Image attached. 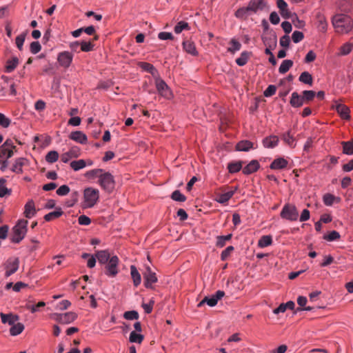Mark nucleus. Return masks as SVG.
I'll return each mask as SVG.
<instances>
[{
    "mask_svg": "<svg viewBox=\"0 0 353 353\" xmlns=\"http://www.w3.org/2000/svg\"><path fill=\"white\" fill-rule=\"evenodd\" d=\"M69 137L72 140H73L77 143H81V144L85 143L87 142V139H88L87 136L81 131L72 132L70 134Z\"/></svg>",
    "mask_w": 353,
    "mask_h": 353,
    "instance_id": "aec40b11",
    "label": "nucleus"
},
{
    "mask_svg": "<svg viewBox=\"0 0 353 353\" xmlns=\"http://www.w3.org/2000/svg\"><path fill=\"white\" fill-rule=\"evenodd\" d=\"M171 198L179 202H184L186 200V196L181 193L179 190H175L172 193Z\"/></svg>",
    "mask_w": 353,
    "mask_h": 353,
    "instance_id": "09e8293b",
    "label": "nucleus"
},
{
    "mask_svg": "<svg viewBox=\"0 0 353 353\" xmlns=\"http://www.w3.org/2000/svg\"><path fill=\"white\" fill-rule=\"evenodd\" d=\"M63 211L61 208H58L56 211L50 212L44 216V219L46 221H50L53 219L60 217L63 214Z\"/></svg>",
    "mask_w": 353,
    "mask_h": 353,
    "instance_id": "4c0bfd02",
    "label": "nucleus"
},
{
    "mask_svg": "<svg viewBox=\"0 0 353 353\" xmlns=\"http://www.w3.org/2000/svg\"><path fill=\"white\" fill-rule=\"evenodd\" d=\"M272 243V236L270 235H265L263 236L258 242V245L260 248H265L267 246H269Z\"/></svg>",
    "mask_w": 353,
    "mask_h": 353,
    "instance_id": "37998d69",
    "label": "nucleus"
},
{
    "mask_svg": "<svg viewBox=\"0 0 353 353\" xmlns=\"http://www.w3.org/2000/svg\"><path fill=\"white\" fill-rule=\"evenodd\" d=\"M3 148L8 149V150H13L14 151H17V148L14 145V142L12 139H7L3 144L1 145Z\"/></svg>",
    "mask_w": 353,
    "mask_h": 353,
    "instance_id": "69168bd1",
    "label": "nucleus"
},
{
    "mask_svg": "<svg viewBox=\"0 0 353 353\" xmlns=\"http://www.w3.org/2000/svg\"><path fill=\"white\" fill-rule=\"evenodd\" d=\"M78 222L80 225H88L91 223V219L85 215H81L78 219Z\"/></svg>",
    "mask_w": 353,
    "mask_h": 353,
    "instance_id": "774afa93",
    "label": "nucleus"
},
{
    "mask_svg": "<svg viewBox=\"0 0 353 353\" xmlns=\"http://www.w3.org/2000/svg\"><path fill=\"white\" fill-rule=\"evenodd\" d=\"M24 330V325L21 323L13 325L10 329V333L12 336H17L21 334Z\"/></svg>",
    "mask_w": 353,
    "mask_h": 353,
    "instance_id": "58836bf2",
    "label": "nucleus"
},
{
    "mask_svg": "<svg viewBox=\"0 0 353 353\" xmlns=\"http://www.w3.org/2000/svg\"><path fill=\"white\" fill-rule=\"evenodd\" d=\"M318 29L322 32H325L327 30V23L324 16L318 15Z\"/></svg>",
    "mask_w": 353,
    "mask_h": 353,
    "instance_id": "a19ab883",
    "label": "nucleus"
},
{
    "mask_svg": "<svg viewBox=\"0 0 353 353\" xmlns=\"http://www.w3.org/2000/svg\"><path fill=\"white\" fill-rule=\"evenodd\" d=\"M283 139L289 146L292 148H294L295 146L294 139L290 134V132L283 134Z\"/></svg>",
    "mask_w": 353,
    "mask_h": 353,
    "instance_id": "8fccbe9b",
    "label": "nucleus"
},
{
    "mask_svg": "<svg viewBox=\"0 0 353 353\" xmlns=\"http://www.w3.org/2000/svg\"><path fill=\"white\" fill-rule=\"evenodd\" d=\"M232 234H229L226 236H216V245L218 248H223L225 246L227 241L232 239Z\"/></svg>",
    "mask_w": 353,
    "mask_h": 353,
    "instance_id": "f704fd0d",
    "label": "nucleus"
},
{
    "mask_svg": "<svg viewBox=\"0 0 353 353\" xmlns=\"http://www.w3.org/2000/svg\"><path fill=\"white\" fill-rule=\"evenodd\" d=\"M299 81L303 83L312 85L313 82V78L308 72H303L299 77Z\"/></svg>",
    "mask_w": 353,
    "mask_h": 353,
    "instance_id": "79ce46f5",
    "label": "nucleus"
},
{
    "mask_svg": "<svg viewBox=\"0 0 353 353\" xmlns=\"http://www.w3.org/2000/svg\"><path fill=\"white\" fill-rule=\"evenodd\" d=\"M79 154V148L78 147H73L68 152L61 155V161L63 163H68L71 159L78 157Z\"/></svg>",
    "mask_w": 353,
    "mask_h": 353,
    "instance_id": "4468645a",
    "label": "nucleus"
},
{
    "mask_svg": "<svg viewBox=\"0 0 353 353\" xmlns=\"http://www.w3.org/2000/svg\"><path fill=\"white\" fill-rule=\"evenodd\" d=\"M189 24L187 22L181 21L174 27V32L176 34L181 33L184 30H189Z\"/></svg>",
    "mask_w": 353,
    "mask_h": 353,
    "instance_id": "49530a36",
    "label": "nucleus"
},
{
    "mask_svg": "<svg viewBox=\"0 0 353 353\" xmlns=\"http://www.w3.org/2000/svg\"><path fill=\"white\" fill-rule=\"evenodd\" d=\"M11 123V120L0 112V125L3 128H8Z\"/></svg>",
    "mask_w": 353,
    "mask_h": 353,
    "instance_id": "680f3d73",
    "label": "nucleus"
},
{
    "mask_svg": "<svg viewBox=\"0 0 353 353\" xmlns=\"http://www.w3.org/2000/svg\"><path fill=\"white\" fill-rule=\"evenodd\" d=\"M336 199V198L334 195L331 194H326L323 196V202L326 205L330 206L333 204Z\"/></svg>",
    "mask_w": 353,
    "mask_h": 353,
    "instance_id": "13d9d810",
    "label": "nucleus"
},
{
    "mask_svg": "<svg viewBox=\"0 0 353 353\" xmlns=\"http://www.w3.org/2000/svg\"><path fill=\"white\" fill-rule=\"evenodd\" d=\"M0 316L3 323H8L12 326L19 320V316L12 313L4 314L1 312Z\"/></svg>",
    "mask_w": 353,
    "mask_h": 353,
    "instance_id": "2eb2a0df",
    "label": "nucleus"
},
{
    "mask_svg": "<svg viewBox=\"0 0 353 353\" xmlns=\"http://www.w3.org/2000/svg\"><path fill=\"white\" fill-rule=\"evenodd\" d=\"M332 25L337 33L346 34L353 28L352 18L344 14H337L332 18Z\"/></svg>",
    "mask_w": 353,
    "mask_h": 353,
    "instance_id": "f257e3e1",
    "label": "nucleus"
},
{
    "mask_svg": "<svg viewBox=\"0 0 353 353\" xmlns=\"http://www.w3.org/2000/svg\"><path fill=\"white\" fill-rule=\"evenodd\" d=\"M343 152L347 155L353 154V139L349 141H342Z\"/></svg>",
    "mask_w": 353,
    "mask_h": 353,
    "instance_id": "7c9ffc66",
    "label": "nucleus"
},
{
    "mask_svg": "<svg viewBox=\"0 0 353 353\" xmlns=\"http://www.w3.org/2000/svg\"><path fill=\"white\" fill-rule=\"evenodd\" d=\"M144 337L142 334H137L136 332L132 331L130 334L129 340L131 343H141Z\"/></svg>",
    "mask_w": 353,
    "mask_h": 353,
    "instance_id": "de8ad7c7",
    "label": "nucleus"
},
{
    "mask_svg": "<svg viewBox=\"0 0 353 353\" xmlns=\"http://www.w3.org/2000/svg\"><path fill=\"white\" fill-rule=\"evenodd\" d=\"M99 183L101 187L108 193L112 192L115 188L114 176L110 172H103L101 174Z\"/></svg>",
    "mask_w": 353,
    "mask_h": 353,
    "instance_id": "7ed1b4c3",
    "label": "nucleus"
},
{
    "mask_svg": "<svg viewBox=\"0 0 353 353\" xmlns=\"http://www.w3.org/2000/svg\"><path fill=\"white\" fill-rule=\"evenodd\" d=\"M37 213V210L35 208L34 202L33 200H29L24 207V215L28 219H31Z\"/></svg>",
    "mask_w": 353,
    "mask_h": 353,
    "instance_id": "dca6fc26",
    "label": "nucleus"
},
{
    "mask_svg": "<svg viewBox=\"0 0 353 353\" xmlns=\"http://www.w3.org/2000/svg\"><path fill=\"white\" fill-rule=\"evenodd\" d=\"M130 274L135 287H137L141 282V274L134 265L130 266Z\"/></svg>",
    "mask_w": 353,
    "mask_h": 353,
    "instance_id": "bb28decb",
    "label": "nucleus"
},
{
    "mask_svg": "<svg viewBox=\"0 0 353 353\" xmlns=\"http://www.w3.org/2000/svg\"><path fill=\"white\" fill-rule=\"evenodd\" d=\"M83 198L85 207L92 208L99 200V192L97 189L88 188L84 190Z\"/></svg>",
    "mask_w": 353,
    "mask_h": 353,
    "instance_id": "20e7f679",
    "label": "nucleus"
},
{
    "mask_svg": "<svg viewBox=\"0 0 353 353\" xmlns=\"http://www.w3.org/2000/svg\"><path fill=\"white\" fill-rule=\"evenodd\" d=\"M276 5L281 16L285 19H289L291 16V12L288 8L287 3L284 0H276Z\"/></svg>",
    "mask_w": 353,
    "mask_h": 353,
    "instance_id": "6ab92c4d",
    "label": "nucleus"
},
{
    "mask_svg": "<svg viewBox=\"0 0 353 353\" xmlns=\"http://www.w3.org/2000/svg\"><path fill=\"white\" fill-rule=\"evenodd\" d=\"M119 258L117 256H112L109 261L105 264V274L110 277L115 276L118 272Z\"/></svg>",
    "mask_w": 353,
    "mask_h": 353,
    "instance_id": "39448f33",
    "label": "nucleus"
},
{
    "mask_svg": "<svg viewBox=\"0 0 353 353\" xmlns=\"http://www.w3.org/2000/svg\"><path fill=\"white\" fill-rule=\"evenodd\" d=\"M26 159L24 158L17 159L12 166V170L14 172L21 173L22 172V167L24 165Z\"/></svg>",
    "mask_w": 353,
    "mask_h": 353,
    "instance_id": "c9c22d12",
    "label": "nucleus"
},
{
    "mask_svg": "<svg viewBox=\"0 0 353 353\" xmlns=\"http://www.w3.org/2000/svg\"><path fill=\"white\" fill-rule=\"evenodd\" d=\"M260 168L259 163L257 160L251 161L246 166L243 168V173L248 175L256 172Z\"/></svg>",
    "mask_w": 353,
    "mask_h": 353,
    "instance_id": "a211bd4d",
    "label": "nucleus"
},
{
    "mask_svg": "<svg viewBox=\"0 0 353 353\" xmlns=\"http://www.w3.org/2000/svg\"><path fill=\"white\" fill-rule=\"evenodd\" d=\"M143 276L144 285L146 288H152V285L158 281L156 273L149 266L145 268Z\"/></svg>",
    "mask_w": 353,
    "mask_h": 353,
    "instance_id": "1a4fd4ad",
    "label": "nucleus"
},
{
    "mask_svg": "<svg viewBox=\"0 0 353 353\" xmlns=\"http://www.w3.org/2000/svg\"><path fill=\"white\" fill-rule=\"evenodd\" d=\"M244 162L242 161L230 162L228 165V169L230 173H236L242 169Z\"/></svg>",
    "mask_w": 353,
    "mask_h": 353,
    "instance_id": "c85d7f7f",
    "label": "nucleus"
},
{
    "mask_svg": "<svg viewBox=\"0 0 353 353\" xmlns=\"http://www.w3.org/2000/svg\"><path fill=\"white\" fill-rule=\"evenodd\" d=\"M251 148H253V143L248 140L241 141L236 145V150L238 151L246 152Z\"/></svg>",
    "mask_w": 353,
    "mask_h": 353,
    "instance_id": "cd10ccee",
    "label": "nucleus"
},
{
    "mask_svg": "<svg viewBox=\"0 0 353 353\" xmlns=\"http://www.w3.org/2000/svg\"><path fill=\"white\" fill-rule=\"evenodd\" d=\"M70 167L74 170L78 171L86 166V163L83 159L73 161L70 163Z\"/></svg>",
    "mask_w": 353,
    "mask_h": 353,
    "instance_id": "c03bdc74",
    "label": "nucleus"
},
{
    "mask_svg": "<svg viewBox=\"0 0 353 353\" xmlns=\"http://www.w3.org/2000/svg\"><path fill=\"white\" fill-rule=\"evenodd\" d=\"M304 35L300 31H294L292 35V39L294 43H299L303 40Z\"/></svg>",
    "mask_w": 353,
    "mask_h": 353,
    "instance_id": "e2e57ef3",
    "label": "nucleus"
},
{
    "mask_svg": "<svg viewBox=\"0 0 353 353\" xmlns=\"http://www.w3.org/2000/svg\"><path fill=\"white\" fill-rule=\"evenodd\" d=\"M288 161L283 158H278L274 159L270 165L272 170L284 169L288 165Z\"/></svg>",
    "mask_w": 353,
    "mask_h": 353,
    "instance_id": "4be33fe9",
    "label": "nucleus"
},
{
    "mask_svg": "<svg viewBox=\"0 0 353 353\" xmlns=\"http://www.w3.org/2000/svg\"><path fill=\"white\" fill-rule=\"evenodd\" d=\"M103 172V170L102 169L91 170L86 172L85 176H87L88 178H92V179L95 178V177L100 178L101 174H102Z\"/></svg>",
    "mask_w": 353,
    "mask_h": 353,
    "instance_id": "603ef678",
    "label": "nucleus"
},
{
    "mask_svg": "<svg viewBox=\"0 0 353 353\" xmlns=\"http://www.w3.org/2000/svg\"><path fill=\"white\" fill-rule=\"evenodd\" d=\"M276 88L274 85H270L264 91L263 94L266 97H270L274 95L276 92Z\"/></svg>",
    "mask_w": 353,
    "mask_h": 353,
    "instance_id": "0e129e2a",
    "label": "nucleus"
},
{
    "mask_svg": "<svg viewBox=\"0 0 353 353\" xmlns=\"http://www.w3.org/2000/svg\"><path fill=\"white\" fill-rule=\"evenodd\" d=\"M316 95V93L313 90H305L303 92V98L304 100L310 101H312Z\"/></svg>",
    "mask_w": 353,
    "mask_h": 353,
    "instance_id": "bf43d9fd",
    "label": "nucleus"
},
{
    "mask_svg": "<svg viewBox=\"0 0 353 353\" xmlns=\"http://www.w3.org/2000/svg\"><path fill=\"white\" fill-rule=\"evenodd\" d=\"M265 6L263 0H250L247 6L251 14L262 10Z\"/></svg>",
    "mask_w": 353,
    "mask_h": 353,
    "instance_id": "ddd939ff",
    "label": "nucleus"
},
{
    "mask_svg": "<svg viewBox=\"0 0 353 353\" xmlns=\"http://www.w3.org/2000/svg\"><path fill=\"white\" fill-rule=\"evenodd\" d=\"M19 64V59L17 57H13L8 59L5 65V71L8 73L12 72L17 67Z\"/></svg>",
    "mask_w": 353,
    "mask_h": 353,
    "instance_id": "5701e85b",
    "label": "nucleus"
},
{
    "mask_svg": "<svg viewBox=\"0 0 353 353\" xmlns=\"http://www.w3.org/2000/svg\"><path fill=\"white\" fill-rule=\"evenodd\" d=\"M236 190V188H235L234 190L228 191L227 192L217 195L216 201L220 203H227L232 197Z\"/></svg>",
    "mask_w": 353,
    "mask_h": 353,
    "instance_id": "a878e982",
    "label": "nucleus"
},
{
    "mask_svg": "<svg viewBox=\"0 0 353 353\" xmlns=\"http://www.w3.org/2000/svg\"><path fill=\"white\" fill-rule=\"evenodd\" d=\"M26 33H22L21 34H19V36L17 37L16 38V45H17V48L19 50H22L23 49V43L25 41V39H26Z\"/></svg>",
    "mask_w": 353,
    "mask_h": 353,
    "instance_id": "6e6d98bb",
    "label": "nucleus"
},
{
    "mask_svg": "<svg viewBox=\"0 0 353 353\" xmlns=\"http://www.w3.org/2000/svg\"><path fill=\"white\" fill-rule=\"evenodd\" d=\"M281 216L289 221H296L298 219L299 213L294 205L286 204L281 212Z\"/></svg>",
    "mask_w": 353,
    "mask_h": 353,
    "instance_id": "423d86ee",
    "label": "nucleus"
},
{
    "mask_svg": "<svg viewBox=\"0 0 353 353\" xmlns=\"http://www.w3.org/2000/svg\"><path fill=\"white\" fill-rule=\"evenodd\" d=\"M234 247L230 245L227 247L223 251H222L221 254V261H226L228 258L230 256L231 253L234 251Z\"/></svg>",
    "mask_w": 353,
    "mask_h": 353,
    "instance_id": "3c124183",
    "label": "nucleus"
},
{
    "mask_svg": "<svg viewBox=\"0 0 353 353\" xmlns=\"http://www.w3.org/2000/svg\"><path fill=\"white\" fill-rule=\"evenodd\" d=\"M30 48L32 54H37L41 50V46L38 41H33L30 43Z\"/></svg>",
    "mask_w": 353,
    "mask_h": 353,
    "instance_id": "338daca9",
    "label": "nucleus"
},
{
    "mask_svg": "<svg viewBox=\"0 0 353 353\" xmlns=\"http://www.w3.org/2000/svg\"><path fill=\"white\" fill-rule=\"evenodd\" d=\"M279 139L276 136H270L263 140V145L265 148H272L277 145Z\"/></svg>",
    "mask_w": 353,
    "mask_h": 353,
    "instance_id": "c756f323",
    "label": "nucleus"
},
{
    "mask_svg": "<svg viewBox=\"0 0 353 353\" xmlns=\"http://www.w3.org/2000/svg\"><path fill=\"white\" fill-rule=\"evenodd\" d=\"M70 192V188L67 185H61L57 190V194L59 196H65Z\"/></svg>",
    "mask_w": 353,
    "mask_h": 353,
    "instance_id": "052dcab7",
    "label": "nucleus"
},
{
    "mask_svg": "<svg viewBox=\"0 0 353 353\" xmlns=\"http://www.w3.org/2000/svg\"><path fill=\"white\" fill-rule=\"evenodd\" d=\"M251 14L247 7L240 8L235 12L236 17L241 19H245Z\"/></svg>",
    "mask_w": 353,
    "mask_h": 353,
    "instance_id": "2f4dec72",
    "label": "nucleus"
},
{
    "mask_svg": "<svg viewBox=\"0 0 353 353\" xmlns=\"http://www.w3.org/2000/svg\"><path fill=\"white\" fill-rule=\"evenodd\" d=\"M335 109L341 119L347 120L350 118V109L347 105L342 103H338L336 105Z\"/></svg>",
    "mask_w": 353,
    "mask_h": 353,
    "instance_id": "f3484780",
    "label": "nucleus"
},
{
    "mask_svg": "<svg viewBox=\"0 0 353 353\" xmlns=\"http://www.w3.org/2000/svg\"><path fill=\"white\" fill-rule=\"evenodd\" d=\"M81 51L90 52L93 50L94 44L91 41H82L81 43Z\"/></svg>",
    "mask_w": 353,
    "mask_h": 353,
    "instance_id": "5fc2aeb1",
    "label": "nucleus"
},
{
    "mask_svg": "<svg viewBox=\"0 0 353 353\" xmlns=\"http://www.w3.org/2000/svg\"><path fill=\"white\" fill-rule=\"evenodd\" d=\"M250 57V53L248 52L244 51L241 52L240 57L236 59V63L239 66L245 65Z\"/></svg>",
    "mask_w": 353,
    "mask_h": 353,
    "instance_id": "ea45409f",
    "label": "nucleus"
},
{
    "mask_svg": "<svg viewBox=\"0 0 353 353\" xmlns=\"http://www.w3.org/2000/svg\"><path fill=\"white\" fill-rule=\"evenodd\" d=\"M139 316V313L134 310L128 311L123 314V317L127 320H137Z\"/></svg>",
    "mask_w": 353,
    "mask_h": 353,
    "instance_id": "864d4df0",
    "label": "nucleus"
},
{
    "mask_svg": "<svg viewBox=\"0 0 353 353\" xmlns=\"http://www.w3.org/2000/svg\"><path fill=\"white\" fill-rule=\"evenodd\" d=\"M155 85L159 94L162 97L165 98H169L171 96V92L169 87L161 79H156Z\"/></svg>",
    "mask_w": 353,
    "mask_h": 353,
    "instance_id": "9b49d317",
    "label": "nucleus"
},
{
    "mask_svg": "<svg viewBox=\"0 0 353 353\" xmlns=\"http://www.w3.org/2000/svg\"><path fill=\"white\" fill-rule=\"evenodd\" d=\"M13 150H8L0 146V163L3 160H7L13 155Z\"/></svg>",
    "mask_w": 353,
    "mask_h": 353,
    "instance_id": "e433bc0d",
    "label": "nucleus"
},
{
    "mask_svg": "<svg viewBox=\"0 0 353 353\" xmlns=\"http://www.w3.org/2000/svg\"><path fill=\"white\" fill-rule=\"evenodd\" d=\"M72 59L73 56L70 52L63 51L59 54L57 60L62 67L68 68L72 63Z\"/></svg>",
    "mask_w": 353,
    "mask_h": 353,
    "instance_id": "f8f14e48",
    "label": "nucleus"
},
{
    "mask_svg": "<svg viewBox=\"0 0 353 353\" xmlns=\"http://www.w3.org/2000/svg\"><path fill=\"white\" fill-rule=\"evenodd\" d=\"M225 295V292L221 290H218L211 297L205 296L201 302L197 305L198 307H202L205 303L208 304L210 307L215 306L218 301L221 299Z\"/></svg>",
    "mask_w": 353,
    "mask_h": 353,
    "instance_id": "0eeeda50",
    "label": "nucleus"
},
{
    "mask_svg": "<svg viewBox=\"0 0 353 353\" xmlns=\"http://www.w3.org/2000/svg\"><path fill=\"white\" fill-rule=\"evenodd\" d=\"M96 258L101 264L105 265L110 259V255L108 250H99L95 254Z\"/></svg>",
    "mask_w": 353,
    "mask_h": 353,
    "instance_id": "412c9836",
    "label": "nucleus"
},
{
    "mask_svg": "<svg viewBox=\"0 0 353 353\" xmlns=\"http://www.w3.org/2000/svg\"><path fill=\"white\" fill-rule=\"evenodd\" d=\"M340 238V234L338 232L333 230L330 232L327 235L324 236V239L328 241H333Z\"/></svg>",
    "mask_w": 353,
    "mask_h": 353,
    "instance_id": "4d7b16f0",
    "label": "nucleus"
},
{
    "mask_svg": "<svg viewBox=\"0 0 353 353\" xmlns=\"http://www.w3.org/2000/svg\"><path fill=\"white\" fill-rule=\"evenodd\" d=\"M54 315L56 316L55 320L62 324L70 323L77 318V314L73 312H65L63 314H55Z\"/></svg>",
    "mask_w": 353,
    "mask_h": 353,
    "instance_id": "9d476101",
    "label": "nucleus"
},
{
    "mask_svg": "<svg viewBox=\"0 0 353 353\" xmlns=\"http://www.w3.org/2000/svg\"><path fill=\"white\" fill-rule=\"evenodd\" d=\"M59 159V153L57 151L52 150L46 155V161L50 163L56 162Z\"/></svg>",
    "mask_w": 353,
    "mask_h": 353,
    "instance_id": "a18cd8bd",
    "label": "nucleus"
},
{
    "mask_svg": "<svg viewBox=\"0 0 353 353\" xmlns=\"http://www.w3.org/2000/svg\"><path fill=\"white\" fill-rule=\"evenodd\" d=\"M293 65V61L292 60L285 59L282 61L279 68V72L281 74L286 73L290 68Z\"/></svg>",
    "mask_w": 353,
    "mask_h": 353,
    "instance_id": "72a5a7b5",
    "label": "nucleus"
},
{
    "mask_svg": "<svg viewBox=\"0 0 353 353\" xmlns=\"http://www.w3.org/2000/svg\"><path fill=\"white\" fill-rule=\"evenodd\" d=\"M183 48L186 52L191 55L196 56L197 54L195 45L192 41L188 40L184 41L183 42Z\"/></svg>",
    "mask_w": 353,
    "mask_h": 353,
    "instance_id": "b1692460",
    "label": "nucleus"
},
{
    "mask_svg": "<svg viewBox=\"0 0 353 353\" xmlns=\"http://www.w3.org/2000/svg\"><path fill=\"white\" fill-rule=\"evenodd\" d=\"M19 266V260L17 257L9 258L4 263L6 269L5 276L8 277L17 271Z\"/></svg>",
    "mask_w": 353,
    "mask_h": 353,
    "instance_id": "6e6552de",
    "label": "nucleus"
},
{
    "mask_svg": "<svg viewBox=\"0 0 353 353\" xmlns=\"http://www.w3.org/2000/svg\"><path fill=\"white\" fill-rule=\"evenodd\" d=\"M28 221L25 219H20L12 228V236L11 241L19 243L26 236Z\"/></svg>",
    "mask_w": 353,
    "mask_h": 353,
    "instance_id": "f03ea898",
    "label": "nucleus"
},
{
    "mask_svg": "<svg viewBox=\"0 0 353 353\" xmlns=\"http://www.w3.org/2000/svg\"><path fill=\"white\" fill-rule=\"evenodd\" d=\"M304 98L301 97L296 92H294L292 94L290 104L292 106L298 108L301 107L303 104Z\"/></svg>",
    "mask_w": 353,
    "mask_h": 353,
    "instance_id": "393cba45",
    "label": "nucleus"
},
{
    "mask_svg": "<svg viewBox=\"0 0 353 353\" xmlns=\"http://www.w3.org/2000/svg\"><path fill=\"white\" fill-rule=\"evenodd\" d=\"M230 47L228 48V51L232 54L240 50L241 44L236 39H232L230 41Z\"/></svg>",
    "mask_w": 353,
    "mask_h": 353,
    "instance_id": "473e14b6",
    "label": "nucleus"
}]
</instances>
